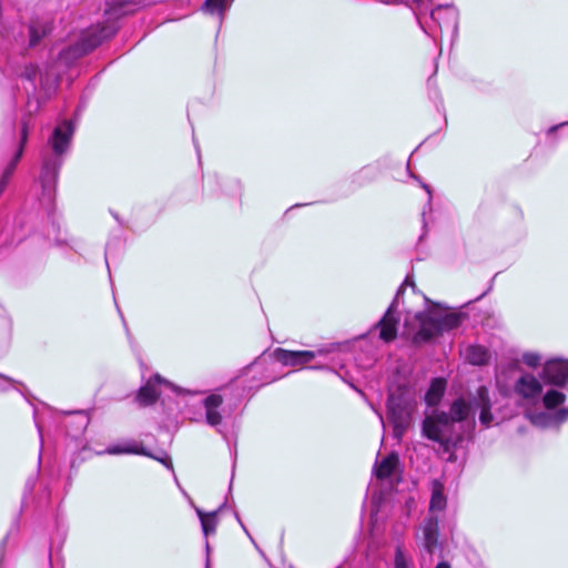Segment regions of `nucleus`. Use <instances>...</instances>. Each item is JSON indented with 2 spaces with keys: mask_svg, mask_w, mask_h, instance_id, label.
Instances as JSON below:
<instances>
[{
  "mask_svg": "<svg viewBox=\"0 0 568 568\" xmlns=\"http://www.w3.org/2000/svg\"><path fill=\"white\" fill-rule=\"evenodd\" d=\"M542 403L546 408L552 409L565 402V394L557 389H549L542 397Z\"/></svg>",
  "mask_w": 568,
  "mask_h": 568,
  "instance_id": "obj_22",
  "label": "nucleus"
},
{
  "mask_svg": "<svg viewBox=\"0 0 568 568\" xmlns=\"http://www.w3.org/2000/svg\"><path fill=\"white\" fill-rule=\"evenodd\" d=\"M420 532L417 538L420 540L422 551L432 558L438 546V518L434 515L427 516L420 525Z\"/></svg>",
  "mask_w": 568,
  "mask_h": 568,
  "instance_id": "obj_9",
  "label": "nucleus"
},
{
  "mask_svg": "<svg viewBox=\"0 0 568 568\" xmlns=\"http://www.w3.org/2000/svg\"><path fill=\"white\" fill-rule=\"evenodd\" d=\"M386 406L394 436L400 439L413 424L417 409L416 395L410 388L399 386L389 394Z\"/></svg>",
  "mask_w": 568,
  "mask_h": 568,
  "instance_id": "obj_3",
  "label": "nucleus"
},
{
  "mask_svg": "<svg viewBox=\"0 0 568 568\" xmlns=\"http://www.w3.org/2000/svg\"><path fill=\"white\" fill-rule=\"evenodd\" d=\"M205 550H206V560H205V568H211V560H210V544L209 541L206 540L205 542Z\"/></svg>",
  "mask_w": 568,
  "mask_h": 568,
  "instance_id": "obj_29",
  "label": "nucleus"
},
{
  "mask_svg": "<svg viewBox=\"0 0 568 568\" xmlns=\"http://www.w3.org/2000/svg\"><path fill=\"white\" fill-rule=\"evenodd\" d=\"M521 359L525 365L531 368L539 366L541 363V356L538 353H525Z\"/></svg>",
  "mask_w": 568,
  "mask_h": 568,
  "instance_id": "obj_25",
  "label": "nucleus"
},
{
  "mask_svg": "<svg viewBox=\"0 0 568 568\" xmlns=\"http://www.w3.org/2000/svg\"><path fill=\"white\" fill-rule=\"evenodd\" d=\"M160 385L173 387L169 381L164 379L159 374H155L148 381V383L144 386L140 388L138 394L139 403L144 406L152 405L153 403H155L160 395L158 390V386Z\"/></svg>",
  "mask_w": 568,
  "mask_h": 568,
  "instance_id": "obj_12",
  "label": "nucleus"
},
{
  "mask_svg": "<svg viewBox=\"0 0 568 568\" xmlns=\"http://www.w3.org/2000/svg\"><path fill=\"white\" fill-rule=\"evenodd\" d=\"M38 73V68L34 65L27 67L23 73V77H26L30 81H34Z\"/></svg>",
  "mask_w": 568,
  "mask_h": 568,
  "instance_id": "obj_27",
  "label": "nucleus"
},
{
  "mask_svg": "<svg viewBox=\"0 0 568 568\" xmlns=\"http://www.w3.org/2000/svg\"><path fill=\"white\" fill-rule=\"evenodd\" d=\"M72 134L73 128L71 122L64 121L61 125L54 129L50 139V144L55 156H45L43 159L40 174L42 195L49 201L53 199L58 173L62 165V161L59 159V156L62 155L69 148Z\"/></svg>",
  "mask_w": 568,
  "mask_h": 568,
  "instance_id": "obj_2",
  "label": "nucleus"
},
{
  "mask_svg": "<svg viewBox=\"0 0 568 568\" xmlns=\"http://www.w3.org/2000/svg\"><path fill=\"white\" fill-rule=\"evenodd\" d=\"M558 417H559L560 419H564V418L568 417V408H562V409H560V410L558 412Z\"/></svg>",
  "mask_w": 568,
  "mask_h": 568,
  "instance_id": "obj_30",
  "label": "nucleus"
},
{
  "mask_svg": "<svg viewBox=\"0 0 568 568\" xmlns=\"http://www.w3.org/2000/svg\"><path fill=\"white\" fill-rule=\"evenodd\" d=\"M37 427H38V432L41 434V428L38 424H37Z\"/></svg>",
  "mask_w": 568,
  "mask_h": 568,
  "instance_id": "obj_36",
  "label": "nucleus"
},
{
  "mask_svg": "<svg viewBox=\"0 0 568 568\" xmlns=\"http://www.w3.org/2000/svg\"><path fill=\"white\" fill-rule=\"evenodd\" d=\"M27 140H28V123L26 121H23L22 126H21V136H20L19 149L17 150L13 159L11 160L10 164L6 168L3 175L0 179V195L4 191V189L8 184V181L10 179V176L12 175V173L22 155L23 148H24V144L27 143Z\"/></svg>",
  "mask_w": 568,
  "mask_h": 568,
  "instance_id": "obj_15",
  "label": "nucleus"
},
{
  "mask_svg": "<svg viewBox=\"0 0 568 568\" xmlns=\"http://www.w3.org/2000/svg\"><path fill=\"white\" fill-rule=\"evenodd\" d=\"M109 454L118 455V454H136V455H144L150 456L159 462H161L163 465H165L169 469L173 470V464L171 462V458L163 453V456H153L151 455L142 445V443L136 440L126 442L121 445H114L108 448L106 450Z\"/></svg>",
  "mask_w": 568,
  "mask_h": 568,
  "instance_id": "obj_10",
  "label": "nucleus"
},
{
  "mask_svg": "<svg viewBox=\"0 0 568 568\" xmlns=\"http://www.w3.org/2000/svg\"><path fill=\"white\" fill-rule=\"evenodd\" d=\"M465 359L473 365H485L489 361V351L480 345H468L464 349Z\"/></svg>",
  "mask_w": 568,
  "mask_h": 568,
  "instance_id": "obj_18",
  "label": "nucleus"
},
{
  "mask_svg": "<svg viewBox=\"0 0 568 568\" xmlns=\"http://www.w3.org/2000/svg\"><path fill=\"white\" fill-rule=\"evenodd\" d=\"M377 415H378V417H379V419H381V423L384 425V418H383V415H382L381 413H378V412H377Z\"/></svg>",
  "mask_w": 568,
  "mask_h": 568,
  "instance_id": "obj_33",
  "label": "nucleus"
},
{
  "mask_svg": "<svg viewBox=\"0 0 568 568\" xmlns=\"http://www.w3.org/2000/svg\"><path fill=\"white\" fill-rule=\"evenodd\" d=\"M196 513L200 517L202 530L205 537H207L211 534H214L217 526L216 513H211L206 515L200 509H197Z\"/></svg>",
  "mask_w": 568,
  "mask_h": 568,
  "instance_id": "obj_21",
  "label": "nucleus"
},
{
  "mask_svg": "<svg viewBox=\"0 0 568 568\" xmlns=\"http://www.w3.org/2000/svg\"><path fill=\"white\" fill-rule=\"evenodd\" d=\"M429 17L439 29L443 27L456 28L458 20V11L454 6H438L430 10Z\"/></svg>",
  "mask_w": 568,
  "mask_h": 568,
  "instance_id": "obj_13",
  "label": "nucleus"
},
{
  "mask_svg": "<svg viewBox=\"0 0 568 568\" xmlns=\"http://www.w3.org/2000/svg\"><path fill=\"white\" fill-rule=\"evenodd\" d=\"M266 358H260L245 368V374H253V379L256 378V374L260 373L261 368L265 365Z\"/></svg>",
  "mask_w": 568,
  "mask_h": 568,
  "instance_id": "obj_26",
  "label": "nucleus"
},
{
  "mask_svg": "<svg viewBox=\"0 0 568 568\" xmlns=\"http://www.w3.org/2000/svg\"><path fill=\"white\" fill-rule=\"evenodd\" d=\"M272 357L276 363L285 366H298L310 363L315 357V352L277 348L273 352Z\"/></svg>",
  "mask_w": 568,
  "mask_h": 568,
  "instance_id": "obj_11",
  "label": "nucleus"
},
{
  "mask_svg": "<svg viewBox=\"0 0 568 568\" xmlns=\"http://www.w3.org/2000/svg\"><path fill=\"white\" fill-rule=\"evenodd\" d=\"M435 568H450V565L446 561H440Z\"/></svg>",
  "mask_w": 568,
  "mask_h": 568,
  "instance_id": "obj_31",
  "label": "nucleus"
},
{
  "mask_svg": "<svg viewBox=\"0 0 568 568\" xmlns=\"http://www.w3.org/2000/svg\"><path fill=\"white\" fill-rule=\"evenodd\" d=\"M515 393L528 404H536L541 398L542 385L531 373H524L515 383Z\"/></svg>",
  "mask_w": 568,
  "mask_h": 568,
  "instance_id": "obj_7",
  "label": "nucleus"
},
{
  "mask_svg": "<svg viewBox=\"0 0 568 568\" xmlns=\"http://www.w3.org/2000/svg\"><path fill=\"white\" fill-rule=\"evenodd\" d=\"M275 379H276L275 376L265 375L264 377L260 378V381H261L260 385H256V386L250 385L248 388H253V387L258 388L260 386L268 384Z\"/></svg>",
  "mask_w": 568,
  "mask_h": 568,
  "instance_id": "obj_28",
  "label": "nucleus"
},
{
  "mask_svg": "<svg viewBox=\"0 0 568 568\" xmlns=\"http://www.w3.org/2000/svg\"><path fill=\"white\" fill-rule=\"evenodd\" d=\"M423 187L427 191L428 194H430L429 187L427 185H423Z\"/></svg>",
  "mask_w": 568,
  "mask_h": 568,
  "instance_id": "obj_34",
  "label": "nucleus"
},
{
  "mask_svg": "<svg viewBox=\"0 0 568 568\" xmlns=\"http://www.w3.org/2000/svg\"><path fill=\"white\" fill-rule=\"evenodd\" d=\"M420 327L414 336L415 343L428 342L443 331H449L460 325L463 316L457 313H434L416 315Z\"/></svg>",
  "mask_w": 568,
  "mask_h": 568,
  "instance_id": "obj_4",
  "label": "nucleus"
},
{
  "mask_svg": "<svg viewBox=\"0 0 568 568\" xmlns=\"http://www.w3.org/2000/svg\"><path fill=\"white\" fill-rule=\"evenodd\" d=\"M446 507V497L444 495V486L438 481L435 480L433 483V491L429 503V510H443Z\"/></svg>",
  "mask_w": 568,
  "mask_h": 568,
  "instance_id": "obj_19",
  "label": "nucleus"
},
{
  "mask_svg": "<svg viewBox=\"0 0 568 568\" xmlns=\"http://www.w3.org/2000/svg\"><path fill=\"white\" fill-rule=\"evenodd\" d=\"M222 404L223 398L219 394H211L203 400V406L205 409V420L212 427H217L222 424Z\"/></svg>",
  "mask_w": 568,
  "mask_h": 568,
  "instance_id": "obj_14",
  "label": "nucleus"
},
{
  "mask_svg": "<svg viewBox=\"0 0 568 568\" xmlns=\"http://www.w3.org/2000/svg\"><path fill=\"white\" fill-rule=\"evenodd\" d=\"M444 393V385L442 381H435L432 383L430 388L426 394V402L428 405H435Z\"/></svg>",
  "mask_w": 568,
  "mask_h": 568,
  "instance_id": "obj_23",
  "label": "nucleus"
},
{
  "mask_svg": "<svg viewBox=\"0 0 568 568\" xmlns=\"http://www.w3.org/2000/svg\"><path fill=\"white\" fill-rule=\"evenodd\" d=\"M234 0H205L202 9L211 14L223 16Z\"/></svg>",
  "mask_w": 568,
  "mask_h": 568,
  "instance_id": "obj_20",
  "label": "nucleus"
},
{
  "mask_svg": "<svg viewBox=\"0 0 568 568\" xmlns=\"http://www.w3.org/2000/svg\"><path fill=\"white\" fill-rule=\"evenodd\" d=\"M399 464V458L396 454L392 453L379 463L375 464L374 471L378 479H386L393 475Z\"/></svg>",
  "mask_w": 568,
  "mask_h": 568,
  "instance_id": "obj_17",
  "label": "nucleus"
},
{
  "mask_svg": "<svg viewBox=\"0 0 568 568\" xmlns=\"http://www.w3.org/2000/svg\"><path fill=\"white\" fill-rule=\"evenodd\" d=\"M407 283L408 278H406L405 282L398 287L393 302L388 306L382 320L378 322L379 337L384 342H392L397 336V325L399 323L397 307L405 292V285Z\"/></svg>",
  "mask_w": 568,
  "mask_h": 568,
  "instance_id": "obj_6",
  "label": "nucleus"
},
{
  "mask_svg": "<svg viewBox=\"0 0 568 568\" xmlns=\"http://www.w3.org/2000/svg\"><path fill=\"white\" fill-rule=\"evenodd\" d=\"M540 377L545 384L565 387L568 383V362L564 359L547 361Z\"/></svg>",
  "mask_w": 568,
  "mask_h": 568,
  "instance_id": "obj_8",
  "label": "nucleus"
},
{
  "mask_svg": "<svg viewBox=\"0 0 568 568\" xmlns=\"http://www.w3.org/2000/svg\"><path fill=\"white\" fill-rule=\"evenodd\" d=\"M51 31L52 23L48 19L33 20L29 27V45L36 47Z\"/></svg>",
  "mask_w": 568,
  "mask_h": 568,
  "instance_id": "obj_16",
  "label": "nucleus"
},
{
  "mask_svg": "<svg viewBox=\"0 0 568 568\" xmlns=\"http://www.w3.org/2000/svg\"><path fill=\"white\" fill-rule=\"evenodd\" d=\"M116 30L115 23L92 26L81 36L80 40L73 47H70L61 53V58L68 59L69 55H72V58L77 59L82 57L94 50L103 41L113 37Z\"/></svg>",
  "mask_w": 568,
  "mask_h": 568,
  "instance_id": "obj_5",
  "label": "nucleus"
},
{
  "mask_svg": "<svg viewBox=\"0 0 568 568\" xmlns=\"http://www.w3.org/2000/svg\"><path fill=\"white\" fill-rule=\"evenodd\" d=\"M0 377H2V378H4V379H7V381H9V382H12V379H10L9 377L2 376V375H0Z\"/></svg>",
  "mask_w": 568,
  "mask_h": 568,
  "instance_id": "obj_35",
  "label": "nucleus"
},
{
  "mask_svg": "<svg viewBox=\"0 0 568 568\" xmlns=\"http://www.w3.org/2000/svg\"><path fill=\"white\" fill-rule=\"evenodd\" d=\"M410 559L406 556L403 548L400 546L396 547L395 551V568H409Z\"/></svg>",
  "mask_w": 568,
  "mask_h": 568,
  "instance_id": "obj_24",
  "label": "nucleus"
},
{
  "mask_svg": "<svg viewBox=\"0 0 568 568\" xmlns=\"http://www.w3.org/2000/svg\"><path fill=\"white\" fill-rule=\"evenodd\" d=\"M562 125H565V123L560 124V126H562ZM558 128H559V125H558V126H552V128H550V129H549V133H550V132H552V131H555V130H557Z\"/></svg>",
  "mask_w": 568,
  "mask_h": 568,
  "instance_id": "obj_32",
  "label": "nucleus"
},
{
  "mask_svg": "<svg viewBox=\"0 0 568 568\" xmlns=\"http://www.w3.org/2000/svg\"><path fill=\"white\" fill-rule=\"evenodd\" d=\"M473 408L480 410L479 422L484 427L493 424L491 404L486 386L478 387L469 404L462 398L456 399L450 406L449 414L438 412L427 415L422 424L423 436L440 444L447 450L457 446L475 426V419H468Z\"/></svg>",
  "mask_w": 568,
  "mask_h": 568,
  "instance_id": "obj_1",
  "label": "nucleus"
}]
</instances>
